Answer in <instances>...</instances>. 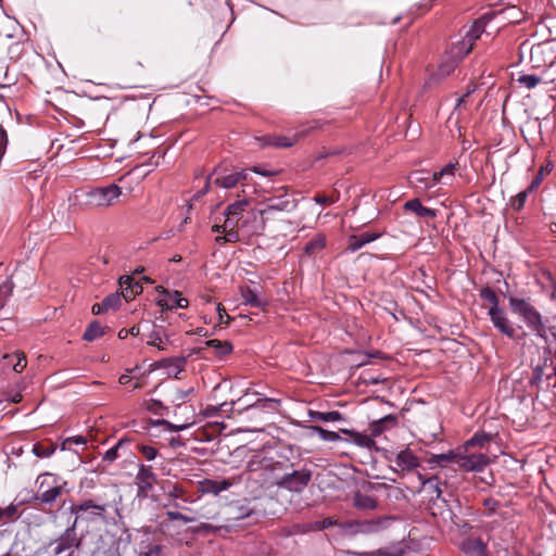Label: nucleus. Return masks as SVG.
<instances>
[{
	"label": "nucleus",
	"instance_id": "f257e3e1",
	"mask_svg": "<svg viewBox=\"0 0 556 556\" xmlns=\"http://www.w3.org/2000/svg\"><path fill=\"white\" fill-rule=\"evenodd\" d=\"M249 201L247 199L237 200L230 203L224 212L222 224H214L213 232L228 230L239 232L240 230L248 237L260 235L265 227L264 222L258 223V214L255 211L248 212Z\"/></svg>",
	"mask_w": 556,
	"mask_h": 556
},
{
	"label": "nucleus",
	"instance_id": "f03ea898",
	"mask_svg": "<svg viewBox=\"0 0 556 556\" xmlns=\"http://www.w3.org/2000/svg\"><path fill=\"white\" fill-rule=\"evenodd\" d=\"M122 195V188L116 184L79 190L75 193L77 204L83 208L108 207Z\"/></svg>",
	"mask_w": 556,
	"mask_h": 556
},
{
	"label": "nucleus",
	"instance_id": "7ed1b4c3",
	"mask_svg": "<svg viewBox=\"0 0 556 556\" xmlns=\"http://www.w3.org/2000/svg\"><path fill=\"white\" fill-rule=\"evenodd\" d=\"M283 467L285 463L275 460L263 453H257L248 462L247 471L255 480L264 484L275 485L279 473L283 471Z\"/></svg>",
	"mask_w": 556,
	"mask_h": 556
},
{
	"label": "nucleus",
	"instance_id": "20e7f679",
	"mask_svg": "<svg viewBox=\"0 0 556 556\" xmlns=\"http://www.w3.org/2000/svg\"><path fill=\"white\" fill-rule=\"evenodd\" d=\"M520 61L529 54V63L533 68H546L556 62V43L554 41H542L530 45L528 40L520 43L518 48Z\"/></svg>",
	"mask_w": 556,
	"mask_h": 556
},
{
	"label": "nucleus",
	"instance_id": "39448f33",
	"mask_svg": "<svg viewBox=\"0 0 556 556\" xmlns=\"http://www.w3.org/2000/svg\"><path fill=\"white\" fill-rule=\"evenodd\" d=\"M509 308L513 313L522 317L527 327L538 337L546 340V326L541 313L527 299L509 296Z\"/></svg>",
	"mask_w": 556,
	"mask_h": 556
},
{
	"label": "nucleus",
	"instance_id": "423d86ee",
	"mask_svg": "<svg viewBox=\"0 0 556 556\" xmlns=\"http://www.w3.org/2000/svg\"><path fill=\"white\" fill-rule=\"evenodd\" d=\"M38 485L34 502L38 505L52 506L58 497L65 492L66 481H61L58 475L51 472L40 473L36 479Z\"/></svg>",
	"mask_w": 556,
	"mask_h": 556
},
{
	"label": "nucleus",
	"instance_id": "0eeeda50",
	"mask_svg": "<svg viewBox=\"0 0 556 556\" xmlns=\"http://www.w3.org/2000/svg\"><path fill=\"white\" fill-rule=\"evenodd\" d=\"M110 504L101 498H86L71 507V513L75 514L73 523L77 527L78 522L106 521V513Z\"/></svg>",
	"mask_w": 556,
	"mask_h": 556
},
{
	"label": "nucleus",
	"instance_id": "6e6552de",
	"mask_svg": "<svg viewBox=\"0 0 556 556\" xmlns=\"http://www.w3.org/2000/svg\"><path fill=\"white\" fill-rule=\"evenodd\" d=\"M248 169H242L239 172H232V173H222L218 169H214L213 173H211L205 181V185L202 189L197 191V193L193 195L194 200L200 199L201 197L205 195L211 186L220 187L224 189H232L239 184H242L248 178Z\"/></svg>",
	"mask_w": 556,
	"mask_h": 556
},
{
	"label": "nucleus",
	"instance_id": "1a4fd4ad",
	"mask_svg": "<svg viewBox=\"0 0 556 556\" xmlns=\"http://www.w3.org/2000/svg\"><path fill=\"white\" fill-rule=\"evenodd\" d=\"M288 465L285 463L283 471L279 473L275 485L278 489L286 490L292 493H301L309 484L313 472L308 468L299 470H287Z\"/></svg>",
	"mask_w": 556,
	"mask_h": 556
},
{
	"label": "nucleus",
	"instance_id": "9d476101",
	"mask_svg": "<svg viewBox=\"0 0 556 556\" xmlns=\"http://www.w3.org/2000/svg\"><path fill=\"white\" fill-rule=\"evenodd\" d=\"M387 459L390 468L400 476H405L420 466L418 457L409 447L392 452Z\"/></svg>",
	"mask_w": 556,
	"mask_h": 556
},
{
	"label": "nucleus",
	"instance_id": "9b49d317",
	"mask_svg": "<svg viewBox=\"0 0 556 556\" xmlns=\"http://www.w3.org/2000/svg\"><path fill=\"white\" fill-rule=\"evenodd\" d=\"M75 523L67 527L50 545L53 546V554L55 556H73L74 548H78L81 540L77 536Z\"/></svg>",
	"mask_w": 556,
	"mask_h": 556
},
{
	"label": "nucleus",
	"instance_id": "f8f14e48",
	"mask_svg": "<svg viewBox=\"0 0 556 556\" xmlns=\"http://www.w3.org/2000/svg\"><path fill=\"white\" fill-rule=\"evenodd\" d=\"M157 483V477L151 466L139 464L135 477L137 497L147 498Z\"/></svg>",
	"mask_w": 556,
	"mask_h": 556
},
{
	"label": "nucleus",
	"instance_id": "ddd939ff",
	"mask_svg": "<svg viewBox=\"0 0 556 556\" xmlns=\"http://www.w3.org/2000/svg\"><path fill=\"white\" fill-rule=\"evenodd\" d=\"M459 45H453L448 52L442 58L437 75L441 77L448 76L458 65V63L468 54L467 51L459 49Z\"/></svg>",
	"mask_w": 556,
	"mask_h": 556
},
{
	"label": "nucleus",
	"instance_id": "4468645a",
	"mask_svg": "<svg viewBox=\"0 0 556 556\" xmlns=\"http://www.w3.org/2000/svg\"><path fill=\"white\" fill-rule=\"evenodd\" d=\"M243 304L265 311L268 301L262 295V287L258 283L241 286L239 289Z\"/></svg>",
	"mask_w": 556,
	"mask_h": 556
},
{
	"label": "nucleus",
	"instance_id": "2eb2a0df",
	"mask_svg": "<svg viewBox=\"0 0 556 556\" xmlns=\"http://www.w3.org/2000/svg\"><path fill=\"white\" fill-rule=\"evenodd\" d=\"M165 497L167 500V503L164 504L165 508H175L190 511V509L184 505L191 503L192 500L187 494L186 489L181 484H170L165 493Z\"/></svg>",
	"mask_w": 556,
	"mask_h": 556
},
{
	"label": "nucleus",
	"instance_id": "dca6fc26",
	"mask_svg": "<svg viewBox=\"0 0 556 556\" xmlns=\"http://www.w3.org/2000/svg\"><path fill=\"white\" fill-rule=\"evenodd\" d=\"M492 17L493 16L490 13H486L479 17L466 33L465 37L459 42L456 43L459 45V49H463L467 51V53H469L472 49L473 42L484 31L486 24L492 20Z\"/></svg>",
	"mask_w": 556,
	"mask_h": 556
},
{
	"label": "nucleus",
	"instance_id": "f3484780",
	"mask_svg": "<svg viewBox=\"0 0 556 556\" xmlns=\"http://www.w3.org/2000/svg\"><path fill=\"white\" fill-rule=\"evenodd\" d=\"M159 300L157 305L165 309L186 308L188 307V300L181 295V292L175 290L169 291L163 287L157 288Z\"/></svg>",
	"mask_w": 556,
	"mask_h": 556
},
{
	"label": "nucleus",
	"instance_id": "a211bd4d",
	"mask_svg": "<svg viewBox=\"0 0 556 556\" xmlns=\"http://www.w3.org/2000/svg\"><path fill=\"white\" fill-rule=\"evenodd\" d=\"M488 315L490 316L494 328L503 336H506L509 339H514L516 337V328L502 307L489 309Z\"/></svg>",
	"mask_w": 556,
	"mask_h": 556
},
{
	"label": "nucleus",
	"instance_id": "6ab92c4d",
	"mask_svg": "<svg viewBox=\"0 0 556 556\" xmlns=\"http://www.w3.org/2000/svg\"><path fill=\"white\" fill-rule=\"evenodd\" d=\"M489 463L490 459L486 454L473 453L469 455H462L459 453L458 467L464 471H481L489 465Z\"/></svg>",
	"mask_w": 556,
	"mask_h": 556
},
{
	"label": "nucleus",
	"instance_id": "aec40b11",
	"mask_svg": "<svg viewBox=\"0 0 556 556\" xmlns=\"http://www.w3.org/2000/svg\"><path fill=\"white\" fill-rule=\"evenodd\" d=\"M295 208V203L293 200H291L287 194H283L281 197H273L269 198L266 203L265 207L257 212L258 215H263L266 213L271 212H290Z\"/></svg>",
	"mask_w": 556,
	"mask_h": 556
},
{
	"label": "nucleus",
	"instance_id": "412c9836",
	"mask_svg": "<svg viewBox=\"0 0 556 556\" xmlns=\"http://www.w3.org/2000/svg\"><path fill=\"white\" fill-rule=\"evenodd\" d=\"M131 440L127 438L119 439L116 444L110 447L102 456V462L110 465L122 456H126L130 453L129 446Z\"/></svg>",
	"mask_w": 556,
	"mask_h": 556
},
{
	"label": "nucleus",
	"instance_id": "4be33fe9",
	"mask_svg": "<svg viewBox=\"0 0 556 556\" xmlns=\"http://www.w3.org/2000/svg\"><path fill=\"white\" fill-rule=\"evenodd\" d=\"M396 520L395 516H379L365 519L366 535L380 533L389 529Z\"/></svg>",
	"mask_w": 556,
	"mask_h": 556
},
{
	"label": "nucleus",
	"instance_id": "5701e85b",
	"mask_svg": "<svg viewBox=\"0 0 556 556\" xmlns=\"http://www.w3.org/2000/svg\"><path fill=\"white\" fill-rule=\"evenodd\" d=\"M459 549L467 556H488V546L480 538H467Z\"/></svg>",
	"mask_w": 556,
	"mask_h": 556
},
{
	"label": "nucleus",
	"instance_id": "b1692460",
	"mask_svg": "<svg viewBox=\"0 0 556 556\" xmlns=\"http://www.w3.org/2000/svg\"><path fill=\"white\" fill-rule=\"evenodd\" d=\"M231 485L232 482L227 479H203L199 481V491L203 494L218 495L220 492L228 490Z\"/></svg>",
	"mask_w": 556,
	"mask_h": 556
},
{
	"label": "nucleus",
	"instance_id": "393cba45",
	"mask_svg": "<svg viewBox=\"0 0 556 556\" xmlns=\"http://www.w3.org/2000/svg\"><path fill=\"white\" fill-rule=\"evenodd\" d=\"M397 425V417L395 415L389 414L377 420L370 422L369 429L370 434L374 438L381 435L384 431L390 430Z\"/></svg>",
	"mask_w": 556,
	"mask_h": 556
},
{
	"label": "nucleus",
	"instance_id": "a878e982",
	"mask_svg": "<svg viewBox=\"0 0 556 556\" xmlns=\"http://www.w3.org/2000/svg\"><path fill=\"white\" fill-rule=\"evenodd\" d=\"M380 237L381 232H363L359 235H352L348 239V250L354 253L367 243H370Z\"/></svg>",
	"mask_w": 556,
	"mask_h": 556
},
{
	"label": "nucleus",
	"instance_id": "bb28decb",
	"mask_svg": "<svg viewBox=\"0 0 556 556\" xmlns=\"http://www.w3.org/2000/svg\"><path fill=\"white\" fill-rule=\"evenodd\" d=\"M435 177L437 176H434L433 173L431 174V173L425 172V170H415V172L410 173L408 179H409V182L416 187L429 189V188L434 187L438 184Z\"/></svg>",
	"mask_w": 556,
	"mask_h": 556
},
{
	"label": "nucleus",
	"instance_id": "cd10ccee",
	"mask_svg": "<svg viewBox=\"0 0 556 556\" xmlns=\"http://www.w3.org/2000/svg\"><path fill=\"white\" fill-rule=\"evenodd\" d=\"M405 548L401 543L391 544L371 552H353V556H403Z\"/></svg>",
	"mask_w": 556,
	"mask_h": 556
},
{
	"label": "nucleus",
	"instance_id": "c85d7f7f",
	"mask_svg": "<svg viewBox=\"0 0 556 556\" xmlns=\"http://www.w3.org/2000/svg\"><path fill=\"white\" fill-rule=\"evenodd\" d=\"M263 147L290 148L296 142V137L267 135L258 138Z\"/></svg>",
	"mask_w": 556,
	"mask_h": 556
},
{
	"label": "nucleus",
	"instance_id": "c756f323",
	"mask_svg": "<svg viewBox=\"0 0 556 556\" xmlns=\"http://www.w3.org/2000/svg\"><path fill=\"white\" fill-rule=\"evenodd\" d=\"M186 365V359L184 357H169L163 358L156 362L157 368H166L168 375H173L177 377Z\"/></svg>",
	"mask_w": 556,
	"mask_h": 556
},
{
	"label": "nucleus",
	"instance_id": "7c9ffc66",
	"mask_svg": "<svg viewBox=\"0 0 556 556\" xmlns=\"http://www.w3.org/2000/svg\"><path fill=\"white\" fill-rule=\"evenodd\" d=\"M206 348H212L215 355L219 358H223L232 352V344L229 341H220L217 339L205 341L204 346L198 349V353L204 351Z\"/></svg>",
	"mask_w": 556,
	"mask_h": 556
},
{
	"label": "nucleus",
	"instance_id": "2f4dec72",
	"mask_svg": "<svg viewBox=\"0 0 556 556\" xmlns=\"http://www.w3.org/2000/svg\"><path fill=\"white\" fill-rule=\"evenodd\" d=\"M404 210L410 211L422 218H434L437 216L435 210L424 206L417 198L406 201L404 203Z\"/></svg>",
	"mask_w": 556,
	"mask_h": 556
},
{
	"label": "nucleus",
	"instance_id": "473e14b6",
	"mask_svg": "<svg viewBox=\"0 0 556 556\" xmlns=\"http://www.w3.org/2000/svg\"><path fill=\"white\" fill-rule=\"evenodd\" d=\"M3 361L4 366L12 367V369L17 374L22 372L27 365L26 356L21 351H16L12 354H4Z\"/></svg>",
	"mask_w": 556,
	"mask_h": 556
},
{
	"label": "nucleus",
	"instance_id": "72a5a7b5",
	"mask_svg": "<svg viewBox=\"0 0 556 556\" xmlns=\"http://www.w3.org/2000/svg\"><path fill=\"white\" fill-rule=\"evenodd\" d=\"M353 504L361 510H375L379 505L377 497L362 492H356L354 494Z\"/></svg>",
	"mask_w": 556,
	"mask_h": 556
},
{
	"label": "nucleus",
	"instance_id": "f704fd0d",
	"mask_svg": "<svg viewBox=\"0 0 556 556\" xmlns=\"http://www.w3.org/2000/svg\"><path fill=\"white\" fill-rule=\"evenodd\" d=\"M459 452H455L453 450L447 451L446 453L441 454H432L427 459V463L433 466H445L448 463H456L458 465Z\"/></svg>",
	"mask_w": 556,
	"mask_h": 556
},
{
	"label": "nucleus",
	"instance_id": "c9c22d12",
	"mask_svg": "<svg viewBox=\"0 0 556 556\" xmlns=\"http://www.w3.org/2000/svg\"><path fill=\"white\" fill-rule=\"evenodd\" d=\"M340 431L348 434L350 437V441L359 447L370 448L375 444L372 439L374 437H371V434L368 435L351 429H340Z\"/></svg>",
	"mask_w": 556,
	"mask_h": 556
},
{
	"label": "nucleus",
	"instance_id": "e433bc0d",
	"mask_svg": "<svg viewBox=\"0 0 556 556\" xmlns=\"http://www.w3.org/2000/svg\"><path fill=\"white\" fill-rule=\"evenodd\" d=\"M308 416L313 420L323 421V422H336L343 419V416L338 410L330 412H318V410H308Z\"/></svg>",
	"mask_w": 556,
	"mask_h": 556
},
{
	"label": "nucleus",
	"instance_id": "4c0bfd02",
	"mask_svg": "<svg viewBox=\"0 0 556 556\" xmlns=\"http://www.w3.org/2000/svg\"><path fill=\"white\" fill-rule=\"evenodd\" d=\"M168 343V338L164 334L162 327H155L149 334L148 344L157 348L159 350H165V345Z\"/></svg>",
	"mask_w": 556,
	"mask_h": 556
},
{
	"label": "nucleus",
	"instance_id": "58836bf2",
	"mask_svg": "<svg viewBox=\"0 0 556 556\" xmlns=\"http://www.w3.org/2000/svg\"><path fill=\"white\" fill-rule=\"evenodd\" d=\"M105 333V327H103L98 320L91 321L86 328L83 339L92 342L98 338H101Z\"/></svg>",
	"mask_w": 556,
	"mask_h": 556
},
{
	"label": "nucleus",
	"instance_id": "ea45409f",
	"mask_svg": "<svg viewBox=\"0 0 556 556\" xmlns=\"http://www.w3.org/2000/svg\"><path fill=\"white\" fill-rule=\"evenodd\" d=\"M479 295L482 300L490 303L489 309L500 308V300L495 291L490 287H483L479 291Z\"/></svg>",
	"mask_w": 556,
	"mask_h": 556
},
{
	"label": "nucleus",
	"instance_id": "a19ab883",
	"mask_svg": "<svg viewBox=\"0 0 556 556\" xmlns=\"http://www.w3.org/2000/svg\"><path fill=\"white\" fill-rule=\"evenodd\" d=\"M309 429L312 432L317 433L323 441L337 442L341 440L338 432L326 430L319 426H311Z\"/></svg>",
	"mask_w": 556,
	"mask_h": 556
},
{
	"label": "nucleus",
	"instance_id": "79ce46f5",
	"mask_svg": "<svg viewBox=\"0 0 556 556\" xmlns=\"http://www.w3.org/2000/svg\"><path fill=\"white\" fill-rule=\"evenodd\" d=\"M553 169V165L551 163L546 164L545 166H542L540 170L535 174L532 181L530 182L528 187V191H534L536 190L540 185L542 184L544 176L546 174H549Z\"/></svg>",
	"mask_w": 556,
	"mask_h": 556
},
{
	"label": "nucleus",
	"instance_id": "37998d69",
	"mask_svg": "<svg viewBox=\"0 0 556 556\" xmlns=\"http://www.w3.org/2000/svg\"><path fill=\"white\" fill-rule=\"evenodd\" d=\"M326 245V239L323 236H316L305 244L304 252L307 255H313L315 252L320 251Z\"/></svg>",
	"mask_w": 556,
	"mask_h": 556
},
{
	"label": "nucleus",
	"instance_id": "c03bdc74",
	"mask_svg": "<svg viewBox=\"0 0 556 556\" xmlns=\"http://www.w3.org/2000/svg\"><path fill=\"white\" fill-rule=\"evenodd\" d=\"M490 441V435L484 432L475 433L469 440L466 441L464 448L467 451L472 446H484Z\"/></svg>",
	"mask_w": 556,
	"mask_h": 556
},
{
	"label": "nucleus",
	"instance_id": "a18cd8bd",
	"mask_svg": "<svg viewBox=\"0 0 556 556\" xmlns=\"http://www.w3.org/2000/svg\"><path fill=\"white\" fill-rule=\"evenodd\" d=\"M55 450L56 447L53 444L45 446L40 443H35L31 452L38 458H48L54 454Z\"/></svg>",
	"mask_w": 556,
	"mask_h": 556
},
{
	"label": "nucleus",
	"instance_id": "49530a36",
	"mask_svg": "<svg viewBox=\"0 0 556 556\" xmlns=\"http://www.w3.org/2000/svg\"><path fill=\"white\" fill-rule=\"evenodd\" d=\"M542 81V78L535 74H522L517 78V83L527 89L536 87Z\"/></svg>",
	"mask_w": 556,
	"mask_h": 556
},
{
	"label": "nucleus",
	"instance_id": "de8ad7c7",
	"mask_svg": "<svg viewBox=\"0 0 556 556\" xmlns=\"http://www.w3.org/2000/svg\"><path fill=\"white\" fill-rule=\"evenodd\" d=\"M218 233H223V235L217 236L215 238V242L217 244L235 243V242H238L241 240V236L239 232L220 230Z\"/></svg>",
	"mask_w": 556,
	"mask_h": 556
},
{
	"label": "nucleus",
	"instance_id": "09e8293b",
	"mask_svg": "<svg viewBox=\"0 0 556 556\" xmlns=\"http://www.w3.org/2000/svg\"><path fill=\"white\" fill-rule=\"evenodd\" d=\"M122 304V299H121V295L119 293L115 292V293H111L109 295H106L103 300H102V306L105 307L106 312H109L110 309H117Z\"/></svg>",
	"mask_w": 556,
	"mask_h": 556
},
{
	"label": "nucleus",
	"instance_id": "8fccbe9b",
	"mask_svg": "<svg viewBox=\"0 0 556 556\" xmlns=\"http://www.w3.org/2000/svg\"><path fill=\"white\" fill-rule=\"evenodd\" d=\"M166 517L170 521L178 520V521H181L182 523H190V522L195 521L194 517L189 516L182 511L174 510V509H168L166 511Z\"/></svg>",
	"mask_w": 556,
	"mask_h": 556
},
{
	"label": "nucleus",
	"instance_id": "3c124183",
	"mask_svg": "<svg viewBox=\"0 0 556 556\" xmlns=\"http://www.w3.org/2000/svg\"><path fill=\"white\" fill-rule=\"evenodd\" d=\"M424 485L431 494L435 495V498H440L442 490L440 488V480L437 476L430 477L424 481Z\"/></svg>",
	"mask_w": 556,
	"mask_h": 556
},
{
	"label": "nucleus",
	"instance_id": "603ef678",
	"mask_svg": "<svg viewBox=\"0 0 556 556\" xmlns=\"http://www.w3.org/2000/svg\"><path fill=\"white\" fill-rule=\"evenodd\" d=\"M346 529L349 533L353 535L357 534H366L365 528V519L364 520H353L346 523Z\"/></svg>",
	"mask_w": 556,
	"mask_h": 556
},
{
	"label": "nucleus",
	"instance_id": "864d4df0",
	"mask_svg": "<svg viewBox=\"0 0 556 556\" xmlns=\"http://www.w3.org/2000/svg\"><path fill=\"white\" fill-rule=\"evenodd\" d=\"M13 291V283L5 281L0 286V309L5 305Z\"/></svg>",
	"mask_w": 556,
	"mask_h": 556
},
{
	"label": "nucleus",
	"instance_id": "5fc2aeb1",
	"mask_svg": "<svg viewBox=\"0 0 556 556\" xmlns=\"http://www.w3.org/2000/svg\"><path fill=\"white\" fill-rule=\"evenodd\" d=\"M532 191H528V188L521 192H519L516 197L511 199V207L516 211L521 210L525 206L528 194Z\"/></svg>",
	"mask_w": 556,
	"mask_h": 556
},
{
	"label": "nucleus",
	"instance_id": "6e6d98bb",
	"mask_svg": "<svg viewBox=\"0 0 556 556\" xmlns=\"http://www.w3.org/2000/svg\"><path fill=\"white\" fill-rule=\"evenodd\" d=\"M456 168V163H448L439 172H434V176H437V182H440L444 177H453L454 170Z\"/></svg>",
	"mask_w": 556,
	"mask_h": 556
},
{
	"label": "nucleus",
	"instance_id": "4d7b16f0",
	"mask_svg": "<svg viewBox=\"0 0 556 556\" xmlns=\"http://www.w3.org/2000/svg\"><path fill=\"white\" fill-rule=\"evenodd\" d=\"M138 451L147 460H154L157 456V450L152 445L139 444Z\"/></svg>",
	"mask_w": 556,
	"mask_h": 556
},
{
	"label": "nucleus",
	"instance_id": "13d9d810",
	"mask_svg": "<svg viewBox=\"0 0 556 556\" xmlns=\"http://www.w3.org/2000/svg\"><path fill=\"white\" fill-rule=\"evenodd\" d=\"M86 443L87 439L83 435L70 437L63 441V443L61 444V450L65 451L70 448L71 444L85 445Z\"/></svg>",
	"mask_w": 556,
	"mask_h": 556
},
{
	"label": "nucleus",
	"instance_id": "bf43d9fd",
	"mask_svg": "<svg viewBox=\"0 0 556 556\" xmlns=\"http://www.w3.org/2000/svg\"><path fill=\"white\" fill-rule=\"evenodd\" d=\"M334 525V521L331 518H326L324 520L314 521L308 525L309 530L321 531L324 529L330 528Z\"/></svg>",
	"mask_w": 556,
	"mask_h": 556
},
{
	"label": "nucleus",
	"instance_id": "052dcab7",
	"mask_svg": "<svg viewBox=\"0 0 556 556\" xmlns=\"http://www.w3.org/2000/svg\"><path fill=\"white\" fill-rule=\"evenodd\" d=\"M147 408H148V410H150L151 413H153L155 415H162L163 410L167 409L161 401L155 400V399L150 400Z\"/></svg>",
	"mask_w": 556,
	"mask_h": 556
},
{
	"label": "nucleus",
	"instance_id": "680f3d73",
	"mask_svg": "<svg viewBox=\"0 0 556 556\" xmlns=\"http://www.w3.org/2000/svg\"><path fill=\"white\" fill-rule=\"evenodd\" d=\"M157 425L173 432H179L188 427V425H174L165 419L159 420Z\"/></svg>",
	"mask_w": 556,
	"mask_h": 556
},
{
	"label": "nucleus",
	"instance_id": "e2e57ef3",
	"mask_svg": "<svg viewBox=\"0 0 556 556\" xmlns=\"http://www.w3.org/2000/svg\"><path fill=\"white\" fill-rule=\"evenodd\" d=\"M16 513H17V507L13 504H10L5 508L0 507V519L2 517L11 519L15 516Z\"/></svg>",
	"mask_w": 556,
	"mask_h": 556
},
{
	"label": "nucleus",
	"instance_id": "0e129e2a",
	"mask_svg": "<svg viewBox=\"0 0 556 556\" xmlns=\"http://www.w3.org/2000/svg\"><path fill=\"white\" fill-rule=\"evenodd\" d=\"M483 506L490 511V513H495L496 509L498 508L500 506V503L497 500L493 498V497H488L483 501Z\"/></svg>",
	"mask_w": 556,
	"mask_h": 556
},
{
	"label": "nucleus",
	"instance_id": "69168bd1",
	"mask_svg": "<svg viewBox=\"0 0 556 556\" xmlns=\"http://www.w3.org/2000/svg\"><path fill=\"white\" fill-rule=\"evenodd\" d=\"M119 283H121V285L126 286V288L136 287V288L140 289V291L142 290L141 286H140L138 282H136V281L134 280V278H132V277H130V276H124V277H122V278L119 279Z\"/></svg>",
	"mask_w": 556,
	"mask_h": 556
},
{
	"label": "nucleus",
	"instance_id": "338daca9",
	"mask_svg": "<svg viewBox=\"0 0 556 556\" xmlns=\"http://www.w3.org/2000/svg\"><path fill=\"white\" fill-rule=\"evenodd\" d=\"M138 556H161V547L159 545H152L147 552H142Z\"/></svg>",
	"mask_w": 556,
	"mask_h": 556
},
{
	"label": "nucleus",
	"instance_id": "774afa93",
	"mask_svg": "<svg viewBox=\"0 0 556 556\" xmlns=\"http://www.w3.org/2000/svg\"><path fill=\"white\" fill-rule=\"evenodd\" d=\"M314 201L318 204H323V205H326V204H332L334 203V199L333 198H330L328 195H325V194H317L315 198H314Z\"/></svg>",
	"mask_w": 556,
	"mask_h": 556
}]
</instances>
